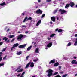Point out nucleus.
I'll use <instances>...</instances> for the list:
<instances>
[{
    "label": "nucleus",
    "mask_w": 77,
    "mask_h": 77,
    "mask_svg": "<svg viewBox=\"0 0 77 77\" xmlns=\"http://www.w3.org/2000/svg\"><path fill=\"white\" fill-rule=\"evenodd\" d=\"M71 63L72 64H77V62L76 61V60H72Z\"/></svg>",
    "instance_id": "9"
},
{
    "label": "nucleus",
    "mask_w": 77,
    "mask_h": 77,
    "mask_svg": "<svg viewBox=\"0 0 77 77\" xmlns=\"http://www.w3.org/2000/svg\"><path fill=\"white\" fill-rule=\"evenodd\" d=\"M21 27H25V28H26V27H27V26L26 25H22L21 26Z\"/></svg>",
    "instance_id": "29"
},
{
    "label": "nucleus",
    "mask_w": 77,
    "mask_h": 77,
    "mask_svg": "<svg viewBox=\"0 0 77 77\" xmlns=\"http://www.w3.org/2000/svg\"><path fill=\"white\" fill-rule=\"evenodd\" d=\"M3 59H4V60H6V59H6V56H5V57H4V58H3Z\"/></svg>",
    "instance_id": "32"
},
{
    "label": "nucleus",
    "mask_w": 77,
    "mask_h": 77,
    "mask_svg": "<svg viewBox=\"0 0 77 77\" xmlns=\"http://www.w3.org/2000/svg\"><path fill=\"white\" fill-rule=\"evenodd\" d=\"M56 60L55 59H54L53 60L51 61L50 62H49V64H51V63H55V61Z\"/></svg>",
    "instance_id": "8"
},
{
    "label": "nucleus",
    "mask_w": 77,
    "mask_h": 77,
    "mask_svg": "<svg viewBox=\"0 0 77 77\" xmlns=\"http://www.w3.org/2000/svg\"><path fill=\"white\" fill-rule=\"evenodd\" d=\"M33 43H34V42H32V44H33Z\"/></svg>",
    "instance_id": "61"
},
{
    "label": "nucleus",
    "mask_w": 77,
    "mask_h": 77,
    "mask_svg": "<svg viewBox=\"0 0 77 77\" xmlns=\"http://www.w3.org/2000/svg\"><path fill=\"white\" fill-rule=\"evenodd\" d=\"M38 60V58H35L33 60V62H37Z\"/></svg>",
    "instance_id": "17"
},
{
    "label": "nucleus",
    "mask_w": 77,
    "mask_h": 77,
    "mask_svg": "<svg viewBox=\"0 0 77 77\" xmlns=\"http://www.w3.org/2000/svg\"><path fill=\"white\" fill-rule=\"evenodd\" d=\"M17 55H20V54H21V51H20L18 52H17Z\"/></svg>",
    "instance_id": "20"
},
{
    "label": "nucleus",
    "mask_w": 77,
    "mask_h": 77,
    "mask_svg": "<svg viewBox=\"0 0 77 77\" xmlns=\"http://www.w3.org/2000/svg\"><path fill=\"white\" fill-rule=\"evenodd\" d=\"M18 45L19 44L18 43H16V44H14L13 47L11 48V50L12 51L14 48H15V47H18Z\"/></svg>",
    "instance_id": "7"
},
{
    "label": "nucleus",
    "mask_w": 77,
    "mask_h": 77,
    "mask_svg": "<svg viewBox=\"0 0 77 77\" xmlns=\"http://www.w3.org/2000/svg\"><path fill=\"white\" fill-rule=\"evenodd\" d=\"M1 56H2L1 55H0V57H1Z\"/></svg>",
    "instance_id": "62"
},
{
    "label": "nucleus",
    "mask_w": 77,
    "mask_h": 77,
    "mask_svg": "<svg viewBox=\"0 0 77 77\" xmlns=\"http://www.w3.org/2000/svg\"><path fill=\"white\" fill-rule=\"evenodd\" d=\"M59 11L60 12L61 14H64V13H66L68 12V11H66L65 10L63 9H60L59 10Z\"/></svg>",
    "instance_id": "3"
},
{
    "label": "nucleus",
    "mask_w": 77,
    "mask_h": 77,
    "mask_svg": "<svg viewBox=\"0 0 77 77\" xmlns=\"http://www.w3.org/2000/svg\"><path fill=\"white\" fill-rule=\"evenodd\" d=\"M44 16H45V14H44L42 16V18H44Z\"/></svg>",
    "instance_id": "33"
},
{
    "label": "nucleus",
    "mask_w": 77,
    "mask_h": 77,
    "mask_svg": "<svg viewBox=\"0 0 77 77\" xmlns=\"http://www.w3.org/2000/svg\"><path fill=\"white\" fill-rule=\"evenodd\" d=\"M70 6L71 7H73L74 6V3L72 2H70Z\"/></svg>",
    "instance_id": "12"
},
{
    "label": "nucleus",
    "mask_w": 77,
    "mask_h": 77,
    "mask_svg": "<svg viewBox=\"0 0 77 77\" xmlns=\"http://www.w3.org/2000/svg\"><path fill=\"white\" fill-rule=\"evenodd\" d=\"M23 35H20L19 36H18L17 40H18V41H20L19 40H21V38H23Z\"/></svg>",
    "instance_id": "6"
},
{
    "label": "nucleus",
    "mask_w": 77,
    "mask_h": 77,
    "mask_svg": "<svg viewBox=\"0 0 77 77\" xmlns=\"http://www.w3.org/2000/svg\"><path fill=\"white\" fill-rule=\"evenodd\" d=\"M3 40H5V41H6L8 40V38H6V37H4L3 38Z\"/></svg>",
    "instance_id": "24"
},
{
    "label": "nucleus",
    "mask_w": 77,
    "mask_h": 77,
    "mask_svg": "<svg viewBox=\"0 0 77 77\" xmlns=\"http://www.w3.org/2000/svg\"><path fill=\"white\" fill-rule=\"evenodd\" d=\"M45 49H48V48L47 47H46V48H45Z\"/></svg>",
    "instance_id": "58"
},
{
    "label": "nucleus",
    "mask_w": 77,
    "mask_h": 77,
    "mask_svg": "<svg viewBox=\"0 0 77 77\" xmlns=\"http://www.w3.org/2000/svg\"><path fill=\"white\" fill-rule=\"evenodd\" d=\"M73 58L74 59H77V57H73Z\"/></svg>",
    "instance_id": "46"
},
{
    "label": "nucleus",
    "mask_w": 77,
    "mask_h": 77,
    "mask_svg": "<svg viewBox=\"0 0 77 77\" xmlns=\"http://www.w3.org/2000/svg\"><path fill=\"white\" fill-rule=\"evenodd\" d=\"M51 20L54 22H55V17H52L51 18Z\"/></svg>",
    "instance_id": "10"
},
{
    "label": "nucleus",
    "mask_w": 77,
    "mask_h": 77,
    "mask_svg": "<svg viewBox=\"0 0 77 77\" xmlns=\"http://www.w3.org/2000/svg\"><path fill=\"white\" fill-rule=\"evenodd\" d=\"M62 30L61 29H60L59 30H58V32H62Z\"/></svg>",
    "instance_id": "35"
},
{
    "label": "nucleus",
    "mask_w": 77,
    "mask_h": 77,
    "mask_svg": "<svg viewBox=\"0 0 77 77\" xmlns=\"http://www.w3.org/2000/svg\"><path fill=\"white\" fill-rule=\"evenodd\" d=\"M70 5V4H67L66 5V6L65 7V8H66V9L67 8H68L69 7Z\"/></svg>",
    "instance_id": "18"
},
{
    "label": "nucleus",
    "mask_w": 77,
    "mask_h": 77,
    "mask_svg": "<svg viewBox=\"0 0 77 77\" xmlns=\"http://www.w3.org/2000/svg\"><path fill=\"white\" fill-rule=\"evenodd\" d=\"M66 76H68V74H66L65 75H63L62 77H66Z\"/></svg>",
    "instance_id": "31"
},
{
    "label": "nucleus",
    "mask_w": 77,
    "mask_h": 77,
    "mask_svg": "<svg viewBox=\"0 0 77 77\" xmlns=\"http://www.w3.org/2000/svg\"><path fill=\"white\" fill-rule=\"evenodd\" d=\"M9 29H8L7 30V32H8V31H9Z\"/></svg>",
    "instance_id": "57"
},
{
    "label": "nucleus",
    "mask_w": 77,
    "mask_h": 77,
    "mask_svg": "<svg viewBox=\"0 0 77 77\" xmlns=\"http://www.w3.org/2000/svg\"><path fill=\"white\" fill-rule=\"evenodd\" d=\"M32 20V17H30L27 19L26 21H28V20Z\"/></svg>",
    "instance_id": "27"
},
{
    "label": "nucleus",
    "mask_w": 77,
    "mask_h": 77,
    "mask_svg": "<svg viewBox=\"0 0 77 77\" xmlns=\"http://www.w3.org/2000/svg\"><path fill=\"white\" fill-rule=\"evenodd\" d=\"M23 69H21L20 70H19L18 71H17V72H22V71H23Z\"/></svg>",
    "instance_id": "21"
},
{
    "label": "nucleus",
    "mask_w": 77,
    "mask_h": 77,
    "mask_svg": "<svg viewBox=\"0 0 77 77\" xmlns=\"http://www.w3.org/2000/svg\"><path fill=\"white\" fill-rule=\"evenodd\" d=\"M6 50V48H4L3 49L2 51V52H3V51H5Z\"/></svg>",
    "instance_id": "28"
},
{
    "label": "nucleus",
    "mask_w": 77,
    "mask_h": 77,
    "mask_svg": "<svg viewBox=\"0 0 77 77\" xmlns=\"http://www.w3.org/2000/svg\"><path fill=\"white\" fill-rule=\"evenodd\" d=\"M2 54V52H0V54Z\"/></svg>",
    "instance_id": "60"
},
{
    "label": "nucleus",
    "mask_w": 77,
    "mask_h": 77,
    "mask_svg": "<svg viewBox=\"0 0 77 77\" xmlns=\"http://www.w3.org/2000/svg\"><path fill=\"white\" fill-rule=\"evenodd\" d=\"M2 60V57H0V62Z\"/></svg>",
    "instance_id": "42"
},
{
    "label": "nucleus",
    "mask_w": 77,
    "mask_h": 77,
    "mask_svg": "<svg viewBox=\"0 0 77 77\" xmlns=\"http://www.w3.org/2000/svg\"><path fill=\"white\" fill-rule=\"evenodd\" d=\"M30 65V67H32L34 66V63H33L29 62L26 65L25 68H27L28 66H29V65Z\"/></svg>",
    "instance_id": "2"
},
{
    "label": "nucleus",
    "mask_w": 77,
    "mask_h": 77,
    "mask_svg": "<svg viewBox=\"0 0 77 77\" xmlns=\"http://www.w3.org/2000/svg\"><path fill=\"white\" fill-rule=\"evenodd\" d=\"M51 0H46L47 2H51Z\"/></svg>",
    "instance_id": "38"
},
{
    "label": "nucleus",
    "mask_w": 77,
    "mask_h": 77,
    "mask_svg": "<svg viewBox=\"0 0 77 77\" xmlns=\"http://www.w3.org/2000/svg\"><path fill=\"white\" fill-rule=\"evenodd\" d=\"M77 76V73L75 75V76Z\"/></svg>",
    "instance_id": "55"
},
{
    "label": "nucleus",
    "mask_w": 77,
    "mask_h": 77,
    "mask_svg": "<svg viewBox=\"0 0 77 77\" xmlns=\"http://www.w3.org/2000/svg\"><path fill=\"white\" fill-rule=\"evenodd\" d=\"M71 45V43L70 42L67 45V46H70Z\"/></svg>",
    "instance_id": "30"
},
{
    "label": "nucleus",
    "mask_w": 77,
    "mask_h": 77,
    "mask_svg": "<svg viewBox=\"0 0 77 77\" xmlns=\"http://www.w3.org/2000/svg\"><path fill=\"white\" fill-rule=\"evenodd\" d=\"M48 40H50V39H51V38H48Z\"/></svg>",
    "instance_id": "48"
},
{
    "label": "nucleus",
    "mask_w": 77,
    "mask_h": 77,
    "mask_svg": "<svg viewBox=\"0 0 77 77\" xmlns=\"http://www.w3.org/2000/svg\"><path fill=\"white\" fill-rule=\"evenodd\" d=\"M54 35H55V34H54L51 35L50 36V38H52V37H54Z\"/></svg>",
    "instance_id": "23"
},
{
    "label": "nucleus",
    "mask_w": 77,
    "mask_h": 77,
    "mask_svg": "<svg viewBox=\"0 0 77 77\" xmlns=\"http://www.w3.org/2000/svg\"><path fill=\"white\" fill-rule=\"evenodd\" d=\"M29 56H27V57H26V60H27L28 59V58H29Z\"/></svg>",
    "instance_id": "41"
},
{
    "label": "nucleus",
    "mask_w": 77,
    "mask_h": 77,
    "mask_svg": "<svg viewBox=\"0 0 77 77\" xmlns=\"http://www.w3.org/2000/svg\"><path fill=\"white\" fill-rule=\"evenodd\" d=\"M21 68V67H19L16 70V71H18L19 69H20V68Z\"/></svg>",
    "instance_id": "34"
},
{
    "label": "nucleus",
    "mask_w": 77,
    "mask_h": 77,
    "mask_svg": "<svg viewBox=\"0 0 77 77\" xmlns=\"http://www.w3.org/2000/svg\"><path fill=\"white\" fill-rule=\"evenodd\" d=\"M59 63L57 62L56 63H55L54 64V66H58L59 65Z\"/></svg>",
    "instance_id": "16"
},
{
    "label": "nucleus",
    "mask_w": 77,
    "mask_h": 77,
    "mask_svg": "<svg viewBox=\"0 0 77 77\" xmlns=\"http://www.w3.org/2000/svg\"><path fill=\"white\" fill-rule=\"evenodd\" d=\"M60 74H63V72H60Z\"/></svg>",
    "instance_id": "43"
},
{
    "label": "nucleus",
    "mask_w": 77,
    "mask_h": 77,
    "mask_svg": "<svg viewBox=\"0 0 77 77\" xmlns=\"http://www.w3.org/2000/svg\"><path fill=\"white\" fill-rule=\"evenodd\" d=\"M15 35H10L9 36V38L10 39H11V38H14V37H15Z\"/></svg>",
    "instance_id": "14"
},
{
    "label": "nucleus",
    "mask_w": 77,
    "mask_h": 77,
    "mask_svg": "<svg viewBox=\"0 0 77 77\" xmlns=\"http://www.w3.org/2000/svg\"><path fill=\"white\" fill-rule=\"evenodd\" d=\"M74 45L76 46L77 45V38L75 39V42L74 44Z\"/></svg>",
    "instance_id": "22"
},
{
    "label": "nucleus",
    "mask_w": 77,
    "mask_h": 77,
    "mask_svg": "<svg viewBox=\"0 0 77 77\" xmlns=\"http://www.w3.org/2000/svg\"><path fill=\"white\" fill-rule=\"evenodd\" d=\"M59 70H60V69H61V66H59Z\"/></svg>",
    "instance_id": "47"
},
{
    "label": "nucleus",
    "mask_w": 77,
    "mask_h": 77,
    "mask_svg": "<svg viewBox=\"0 0 77 77\" xmlns=\"http://www.w3.org/2000/svg\"><path fill=\"white\" fill-rule=\"evenodd\" d=\"M14 40H15V38H14V39H12L11 41V42L14 41Z\"/></svg>",
    "instance_id": "39"
},
{
    "label": "nucleus",
    "mask_w": 77,
    "mask_h": 77,
    "mask_svg": "<svg viewBox=\"0 0 77 77\" xmlns=\"http://www.w3.org/2000/svg\"><path fill=\"white\" fill-rule=\"evenodd\" d=\"M3 65H4V63L0 64V66H3Z\"/></svg>",
    "instance_id": "37"
},
{
    "label": "nucleus",
    "mask_w": 77,
    "mask_h": 77,
    "mask_svg": "<svg viewBox=\"0 0 77 77\" xmlns=\"http://www.w3.org/2000/svg\"><path fill=\"white\" fill-rule=\"evenodd\" d=\"M51 46H52V43L51 42L49 43L47 45V47H51Z\"/></svg>",
    "instance_id": "11"
},
{
    "label": "nucleus",
    "mask_w": 77,
    "mask_h": 77,
    "mask_svg": "<svg viewBox=\"0 0 77 77\" xmlns=\"http://www.w3.org/2000/svg\"><path fill=\"white\" fill-rule=\"evenodd\" d=\"M21 33V32L20 31H19L18 32V33Z\"/></svg>",
    "instance_id": "54"
},
{
    "label": "nucleus",
    "mask_w": 77,
    "mask_h": 77,
    "mask_svg": "<svg viewBox=\"0 0 77 77\" xmlns=\"http://www.w3.org/2000/svg\"><path fill=\"white\" fill-rule=\"evenodd\" d=\"M28 32H29L28 31H26L25 32L26 33H28Z\"/></svg>",
    "instance_id": "53"
},
{
    "label": "nucleus",
    "mask_w": 77,
    "mask_h": 77,
    "mask_svg": "<svg viewBox=\"0 0 77 77\" xmlns=\"http://www.w3.org/2000/svg\"><path fill=\"white\" fill-rule=\"evenodd\" d=\"M21 75V73H20L19 74H18L17 75V77H20V75Z\"/></svg>",
    "instance_id": "40"
},
{
    "label": "nucleus",
    "mask_w": 77,
    "mask_h": 77,
    "mask_svg": "<svg viewBox=\"0 0 77 77\" xmlns=\"http://www.w3.org/2000/svg\"><path fill=\"white\" fill-rule=\"evenodd\" d=\"M35 53H39V48H37L35 49Z\"/></svg>",
    "instance_id": "13"
},
{
    "label": "nucleus",
    "mask_w": 77,
    "mask_h": 77,
    "mask_svg": "<svg viewBox=\"0 0 77 77\" xmlns=\"http://www.w3.org/2000/svg\"><path fill=\"white\" fill-rule=\"evenodd\" d=\"M58 30H59V29H56L55 31H58Z\"/></svg>",
    "instance_id": "51"
},
{
    "label": "nucleus",
    "mask_w": 77,
    "mask_h": 77,
    "mask_svg": "<svg viewBox=\"0 0 77 77\" xmlns=\"http://www.w3.org/2000/svg\"><path fill=\"white\" fill-rule=\"evenodd\" d=\"M32 77H35V76H32Z\"/></svg>",
    "instance_id": "64"
},
{
    "label": "nucleus",
    "mask_w": 77,
    "mask_h": 77,
    "mask_svg": "<svg viewBox=\"0 0 77 77\" xmlns=\"http://www.w3.org/2000/svg\"><path fill=\"white\" fill-rule=\"evenodd\" d=\"M38 2L39 3L40 2H41V0H38Z\"/></svg>",
    "instance_id": "52"
},
{
    "label": "nucleus",
    "mask_w": 77,
    "mask_h": 77,
    "mask_svg": "<svg viewBox=\"0 0 77 77\" xmlns=\"http://www.w3.org/2000/svg\"><path fill=\"white\" fill-rule=\"evenodd\" d=\"M34 44H36V43H34Z\"/></svg>",
    "instance_id": "63"
},
{
    "label": "nucleus",
    "mask_w": 77,
    "mask_h": 77,
    "mask_svg": "<svg viewBox=\"0 0 77 77\" xmlns=\"http://www.w3.org/2000/svg\"><path fill=\"white\" fill-rule=\"evenodd\" d=\"M57 10H55V11L53 12V14H55L56 12H57Z\"/></svg>",
    "instance_id": "36"
},
{
    "label": "nucleus",
    "mask_w": 77,
    "mask_h": 77,
    "mask_svg": "<svg viewBox=\"0 0 77 77\" xmlns=\"http://www.w3.org/2000/svg\"><path fill=\"white\" fill-rule=\"evenodd\" d=\"M1 6H4V5H6V3L5 2L2 3L0 4Z\"/></svg>",
    "instance_id": "19"
},
{
    "label": "nucleus",
    "mask_w": 77,
    "mask_h": 77,
    "mask_svg": "<svg viewBox=\"0 0 77 77\" xmlns=\"http://www.w3.org/2000/svg\"><path fill=\"white\" fill-rule=\"evenodd\" d=\"M41 20H39L37 23L36 26H39L40 24H41Z\"/></svg>",
    "instance_id": "15"
},
{
    "label": "nucleus",
    "mask_w": 77,
    "mask_h": 77,
    "mask_svg": "<svg viewBox=\"0 0 77 77\" xmlns=\"http://www.w3.org/2000/svg\"><path fill=\"white\" fill-rule=\"evenodd\" d=\"M57 20H59V17H57Z\"/></svg>",
    "instance_id": "56"
},
{
    "label": "nucleus",
    "mask_w": 77,
    "mask_h": 77,
    "mask_svg": "<svg viewBox=\"0 0 77 77\" xmlns=\"http://www.w3.org/2000/svg\"><path fill=\"white\" fill-rule=\"evenodd\" d=\"M36 13L37 14H42V11L41 10L39 9L36 11Z\"/></svg>",
    "instance_id": "5"
},
{
    "label": "nucleus",
    "mask_w": 77,
    "mask_h": 77,
    "mask_svg": "<svg viewBox=\"0 0 77 77\" xmlns=\"http://www.w3.org/2000/svg\"><path fill=\"white\" fill-rule=\"evenodd\" d=\"M50 24H52L53 22L52 21H51V22H50Z\"/></svg>",
    "instance_id": "50"
},
{
    "label": "nucleus",
    "mask_w": 77,
    "mask_h": 77,
    "mask_svg": "<svg viewBox=\"0 0 77 77\" xmlns=\"http://www.w3.org/2000/svg\"><path fill=\"white\" fill-rule=\"evenodd\" d=\"M47 72H48V74L47 75L48 77H50V76H51V75H55L58 74V72H56L53 75L52 73L53 70L51 69L48 70L47 71Z\"/></svg>",
    "instance_id": "1"
},
{
    "label": "nucleus",
    "mask_w": 77,
    "mask_h": 77,
    "mask_svg": "<svg viewBox=\"0 0 77 77\" xmlns=\"http://www.w3.org/2000/svg\"><path fill=\"white\" fill-rule=\"evenodd\" d=\"M27 45L26 44L21 45H20L19 46V48H24L25 47H26V46Z\"/></svg>",
    "instance_id": "4"
},
{
    "label": "nucleus",
    "mask_w": 77,
    "mask_h": 77,
    "mask_svg": "<svg viewBox=\"0 0 77 77\" xmlns=\"http://www.w3.org/2000/svg\"><path fill=\"white\" fill-rule=\"evenodd\" d=\"M31 46H30V47H28L27 49V50L28 51H29V50H30V49H31Z\"/></svg>",
    "instance_id": "25"
},
{
    "label": "nucleus",
    "mask_w": 77,
    "mask_h": 77,
    "mask_svg": "<svg viewBox=\"0 0 77 77\" xmlns=\"http://www.w3.org/2000/svg\"><path fill=\"white\" fill-rule=\"evenodd\" d=\"M55 77H61L60 76H59V75H58L57 76H56Z\"/></svg>",
    "instance_id": "45"
},
{
    "label": "nucleus",
    "mask_w": 77,
    "mask_h": 77,
    "mask_svg": "<svg viewBox=\"0 0 77 77\" xmlns=\"http://www.w3.org/2000/svg\"><path fill=\"white\" fill-rule=\"evenodd\" d=\"M22 14H23V15H24V13H22Z\"/></svg>",
    "instance_id": "59"
},
{
    "label": "nucleus",
    "mask_w": 77,
    "mask_h": 77,
    "mask_svg": "<svg viewBox=\"0 0 77 77\" xmlns=\"http://www.w3.org/2000/svg\"><path fill=\"white\" fill-rule=\"evenodd\" d=\"M75 37H77V34H75Z\"/></svg>",
    "instance_id": "49"
},
{
    "label": "nucleus",
    "mask_w": 77,
    "mask_h": 77,
    "mask_svg": "<svg viewBox=\"0 0 77 77\" xmlns=\"http://www.w3.org/2000/svg\"><path fill=\"white\" fill-rule=\"evenodd\" d=\"M3 44V42H1L0 43V45H2Z\"/></svg>",
    "instance_id": "44"
},
{
    "label": "nucleus",
    "mask_w": 77,
    "mask_h": 77,
    "mask_svg": "<svg viewBox=\"0 0 77 77\" xmlns=\"http://www.w3.org/2000/svg\"><path fill=\"white\" fill-rule=\"evenodd\" d=\"M27 19V17H26L24 19V21H23V22L24 23L25 22V21H26V20Z\"/></svg>",
    "instance_id": "26"
}]
</instances>
